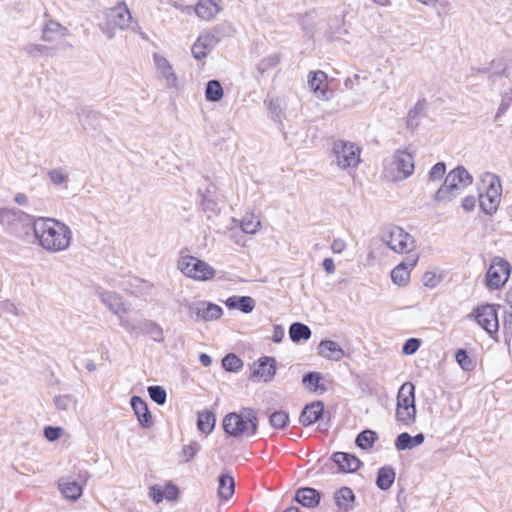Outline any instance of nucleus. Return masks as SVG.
Listing matches in <instances>:
<instances>
[{"instance_id": "aec40b11", "label": "nucleus", "mask_w": 512, "mask_h": 512, "mask_svg": "<svg viewBox=\"0 0 512 512\" xmlns=\"http://www.w3.org/2000/svg\"><path fill=\"white\" fill-rule=\"evenodd\" d=\"M324 405L321 401H316L311 404H308L302 410L299 422L303 426H310L317 422L323 415Z\"/></svg>"}, {"instance_id": "3c124183", "label": "nucleus", "mask_w": 512, "mask_h": 512, "mask_svg": "<svg viewBox=\"0 0 512 512\" xmlns=\"http://www.w3.org/2000/svg\"><path fill=\"white\" fill-rule=\"evenodd\" d=\"M22 50L31 57H36L38 55L45 54L49 48L43 44H33L29 43L23 46Z\"/></svg>"}, {"instance_id": "cd10ccee", "label": "nucleus", "mask_w": 512, "mask_h": 512, "mask_svg": "<svg viewBox=\"0 0 512 512\" xmlns=\"http://www.w3.org/2000/svg\"><path fill=\"white\" fill-rule=\"evenodd\" d=\"M425 440L423 433H418L415 436H411L407 432L399 434L395 440V448L398 451L411 450L416 446L421 445Z\"/></svg>"}, {"instance_id": "bb28decb", "label": "nucleus", "mask_w": 512, "mask_h": 512, "mask_svg": "<svg viewBox=\"0 0 512 512\" xmlns=\"http://www.w3.org/2000/svg\"><path fill=\"white\" fill-rule=\"evenodd\" d=\"M295 500L304 507L314 508L320 502V493L314 488H300L296 492Z\"/></svg>"}, {"instance_id": "c756f323", "label": "nucleus", "mask_w": 512, "mask_h": 512, "mask_svg": "<svg viewBox=\"0 0 512 512\" xmlns=\"http://www.w3.org/2000/svg\"><path fill=\"white\" fill-rule=\"evenodd\" d=\"M255 304V300L250 296H231L225 301L228 309H238L246 314L253 311Z\"/></svg>"}, {"instance_id": "09e8293b", "label": "nucleus", "mask_w": 512, "mask_h": 512, "mask_svg": "<svg viewBox=\"0 0 512 512\" xmlns=\"http://www.w3.org/2000/svg\"><path fill=\"white\" fill-rule=\"evenodd\" d=\"M321 375L318 372H309L303 376L302 382L310 391H316L319 387Z\"/></svg>"}, {"instance_id": "8fccbe9b", "label": "nucleus", "mask_w": 512, "mask_h": 512, "mask_svg": "<svg viewBox=\"0 0 512 512\" xmlns=\"http://www.w3.org/2000/svg\"><path fill=\"white\" fill-rule=\"evenodd\" d=\"M49 180L54 185H61L68 181V175L63 168H55L48 172Z\"/></svg>"}, {"instance_id": "6ab92c4d", "label": "nucleus", "mask_w": 512, "mask_h": 512, "mask_svg": "<svg viewBox=\"0 0 512 512\" xmlns=\"http://www.w3.org/2000/svg\"><path fill=\"white\" fill-rule=\"evenodd\" d=\"M308 84L311 90L319 99L326 100L329 98L327 91V75L323 71L310 72Z\"/></svg>"}, {"instance_id": "c85d7f7f", "label": "nucleus", "mask_w": 512, "mask_h": 512, "mask_svg": "<svg viewBox=\"0 0 512 512\" xmlns=\"http://www.w3.org/2000/svg\"><path fill=\"white\" fill-rule=\"evenodd\" d=\"M338 512H349L353 507L355 495L351 488L342 487L334 495Z\"/></svg>"}, {"instance_id": "7c9ffc66", "label": "nucleus", "mask_w": 512, "mask_h": 512, "mask_svg": "<svg viewBox=\"0 0 512 512\" xmlns=\"http://www.w3.org/2000/svg\"><path fill=\"white\" fill-rule=\"evenodd\" d=\"M397 406L416 407L415 405V386L411 382H405L401 385L397 394Z\"/></svg>"}, {"instance_id": "39448f33", "label": "nucleus", "mask_w": 512, "mask_h": 512, "mask_svg": "<svg viewBox=\"0 0 512 512\" xmlns=\"http://www.w3.org/2000/svg\"><path fill=\"white\" fill-rule=\"evenodd\" d=\"M106 23L100 24V30L107 38L112 39L115 36V30H127L131 22V12L125 3L118 4L109 8L105 12Z\"/></svg>"}, {"instance_id": "a19ab883", "label": "nucleus", "mask_w": 512, "mask_h": 512, "mask_svg": "<svg viewBox=\"0 0 512 512\" xmlns=\"http://www.w3.org/2000/svg\"><path fill=\"white\" fill-rule=\"evenodd\" d=\"M205 97L211 102H218L222 99L223 88L218 80L208 81L205 89Z\"/></svg>"}, {"instance_id": "603ef678", "label": "nucleus", "mask_w": 512, "mask_h": 512, "mask_svg": "<svg viewBox=\"0 0 512 512\" xmlns=\"http://www.w3.org/2000/svg\"><path fill=\"white\" fill-rule=\"evenodd\" d=\"M119 316L120 326L123 327L131 336H139V324H134L128 317Z\"/></svg>"}, {"instance_id": "c9c22d12", "label": "nucleus", "mask_w": 512, "mask_h": 512, "mask_svg": "<svg viewBox=\"0 0 512 512\" xmlns=\"http://www.w3.org/2000/svg\"><path fill=\"white\" fill-rule=\"evenodd\" d=\"M218 494L222 499L228 500L235 491L234 478L228 474H221L218 478Z\"/></svg>"}, {"instance_id": "2f4dec72", "label": "nucleus", "mask_w": 512, "mask_h": 512, "mask_svg": "<svg viewBox=\"0 0 512 512\" xmlns=\"http://www.w3.org/2000/svg\"><path fill=\"white\" fill-rule=\"evenodd\" d=\"M281 61V57L278 53L271 54L261 59L256 65L257 81L260 82L266 74L276 68Z\"/></svg>"}, {"instance_id": "13d9d810", "label": "nucleus", "mask_w": 512, "mask_h": 512, "mask_svg": "<svg viewBox=\"0 0 512 512\" xmlns=\"http://www.w3.org/2000/svg\"><path fill=\"white\" fill-rule=\"evenodd\" d=\"M268 110L274 120H280L282 115L281 102L279 99H271L268 102Z\"/></svg>"}, {"instance_id": "0eeeda50", "label": "nucleus", "mask_w": 512, "mask_h": 512, "mask_svg": "<svg viewBox=\"0 0 512 512\" xmlns=\"http://www.w3.org/2000/svg\"><path fill=\"white\" fill-rule=\"evenodd\" d=\"M184 306L188 317L194 322H211L220 319L223 309L206 300L185 301Z\"/></svg>"}, {"instance_id": "bf43d9fd", "label": "nucleus", "mask_w": 512, "mask_h": 512, "mask_svg": "<svg viewBox=\"0 0 512 512\" xmlns=\"http://www.w3.org/2000/svg\"><path fill=\"white\" fill-rule=\"evenodd\" d=\"M164 498L167 500H175L178 497L179 489L176 485L171 482L166 483L165 487L162 489Z\"/></svg>"}, {"instance_id": "393cba45", "label": "nucleus", "mask_w": 512, "mask_h": 512, "mask_svg": "<svg viewBox=\"0 0 512 512\" xmlns=\"http://www.w3.org/2000/svg\"><path fill=\"white\" fill-rule=\"evenodd\" d=\"M102 303L114 314L120 315L127 312V307L121 297L116 292L105 291L100 294Z\"/></svg>"}, {"instance_id": "ddd939ff", "label": "nucleus", "mask_w": 512, "mask_h": 512, "mask_svg": "<svg viewBox=\"0 0 512 512\" xmlns=\"http://www.w3.org/2000/svg\"><path fill=\"white\" fill-rule=\"evenodd\" d=\"M444 182L460 194L464 188L472 184L473 177L465 167L457 166L446 175Z\"/></svg>"}, {"instance_id": "680f3d73", "label": "nucleus", "mask_w": 512, "mask_h": 512, "mask_svg": "<svg viewBox=\"0 0 512 512\" xmlns=\"http://www.w3.org/2000/svg\"><path fill=\"white\" fill-rule=\"evenodd\" d=\"M149 496L155 503H160L164 499L163 490L160 486H152L149 489Z\"/></svg>"}, {"instance_id": "a18cd8bd", "label": "nucleus", "mask_w": 512, "mask_h": 512, "mask_svg": "<svg viewBox=\"0 0 512 512\" xmlns=\"http://www.w3.org/2000/svg\"><path fill=\"white\" fill-rule=\"evenodd\" d=\"M261 226L260 220L254 215H247L241 221V229L247 234H254Z\"/></svg>"}, {"instance_id": "e433bc0d", "label": "nucleus", "mask_w": 512, "mask_h": 512, "mask_svg": "<svg viewBox=\"0 0 512 512\" xmlns=\"http://www.w3.org/2000/svg\"><path fill=\"white\" fill-rule=\"evenodd\" d=\"M416 407L396 406L395 418L403 426H411L416 421Z\"/></svg>"}, {"instance_id": "58836bf2", "label": "nucleus", "mask_w": 512, "mask_h": 512, "mask_svg": "<svg viewBox=\"0 0 512 512\" xmlns=\"http://www.w3.org/2000/svg\"><path fill=\"white\" fill-rule=\"evenodd\" d=\"M378 439V435L375 431L364 430L356 437V445L362 450H368L373 447L375 441Z\"/></svg>"}, {"instance_id": "6e6552de", "label": "nucleus", "mask_w": 512, "mask_h": 512, "mask_svg": "<svg viewBox=\"0 0 512 512\" xmlns=\"http://www.w3.org/2000/svg\"><path fill=\"white\" fill-rule=\"evenodd\" d=\"M332 152L340 169L355 168L360 163L361 150L352 142L336 140Z\"/></svg>"}, {"instance_id": "0e129e2a", "label": "nucleus", "mask_w": 512, "mask_h": 512, "mask_svg": "<svg viewBox=\"0 0 512 512\" xmlns=\"http://www.w3.org/2000/svg\"><path fill=\"white\" fill-rule=\"evenodd\" d=\"M461 206L465 211L471 212L476 206V198L472 195L464 197Z\"/></svg>"}, {"instance_id": "774afa93", "label": "nucleus", "mask_w": 512, "mask_h": 512, "mask_svg": "<svg viewBox=\"0 0 512 512\" xmlns=\"http://www.w3.org/2000/svg\"><path fill=\"white\" fill-rule=\"evenodd\" d=\"M346 248V242L340 238H336L333 240L331 249L334 253L340 254Z\"/></svg>"}, {"instance_id": "052dcab7", "label": "nucleus", "mask_w": 512, "mask_h": 512, "mask_svg": "<svg viewBox=\"0 0 512 512\" xmlns=\"http://www.w3.org/2000/svg\"><path fill=\"white\" fill-rule=\"evenodd\" d=\"M72 399L69 395H59L54 398V404L58 410L65 411L69 408Z\"/></svg>"}, {"instance_id": "dca6fc26", "label": "nucleus", "mask_w": 512, "mask_h": 512, "mask_svg": "<svg viewBox=\"0 0 512 512\" xmlns=\"http://www.w3.org/2000/svg\"><path fill=\"white\" fill-rule=\"evenodd\" d=\"M276 374V360L273 357L263 356L254 364L253 377L265 382L271 381Z\"/></svg>"}, {"instance_id": "69168bd1", "label": "nucleus", "mask_w": 512, "mask_h": 512, "mask_svg": "<svg viewBox=\"0 0 512 512\" xmlns=\"http://www.w3.org/2000/svg\"><path fill=\"white\" fill-rule=\"evenodd\" d=\"M423 282L425 286L433 288L439 283V280L435 273L426 272L423 276Z\"/></svg>"}, {"instance_id": "a878e982", "label": "nucleus", "mask_w": 512, "mask_h": 512, "mask_svg": "<svg viewBox=\"0 0 512 512\" xmlns=\"http://www.w3.org/2000/svg\"><path fill=\"white\" fill-rule=\"evenodd\" d=\"M68 34L69 31L66 27L57 21L49 20L43 27L42 39L46 42H54L66 37Z\"/></svg>"}, {"instance_id": "5fc2aeb1", "label": "nucleus", "mask_w": 512, "mask_h": 512, "mask_svg": "<svg viewBox=\"0 0 512 512\" xmlns=\"http://www.w3.org/2000/svg\"><path fill=\"white\" fill-rule=\"evenodd\" d=\"M201 446L197 441H193L188 445H184L182 449L183 457L185 462H189L194 456L200 451Z\"/></svg>"}, {"instance_id": "79ce46f5", "label": "nucleus", "mask_w": 512, "mask_h": 512, "mask_svg": "<svg viewBox=\"0 0 512 512\" xmlns=\"http://www.w3.org/2000/svg\"><path fill=\"white\" fill-rule=\"evenodd\" d=\"M459 195L458 191L449 187L448 184L443 182L441 187L436 191L434 195V201L438 203H447L455 199Z\"/></svg>"}, {"instance_id": "5701e85b", "label": "nucleus", "mask_w": 512, "mask_h": 512, "mask_svg": "<svg viewBox=\"0 0 512 512\" xmlns=\"http://www.w3.org/2000/svg\"><path fill=\"white\" fill-rule=\"evenodd\" d=\"M332 460L343 472H355L362 465V462L356 456L345 452H335L332 455Z\"/></svg>"}, {"instance_id": "1a4fd4ad", "label": "nucleus", "mask_w": 512, "mask_h": 512, "mask_svg": "<svg viewBox=\"0 0 512 512\" xmlns=\"http://www.w3.org/2000/svg\"><path fill=\"white\" fill-rule=\"evenodd\" d=\"M496 308V305L485 304L474 308L473 312L468 315L469 318L473 317L492 338H494V335H497L499 330Z\"/></svg>"}, {"instance_id": "f03ea898", "label": "nucleus", "mask_w": 512, "mask_h": 512, "mask_svg": "<svg viewBox=\"0 0 512 512\" xmlns=\"http://www.w3.org/2000/svg\"><path fill=\"white\" fill-rule=\"evenodd\" d=\"M36 217L15 208L0 209V225L10 236L29 242Z\"/></svg>"}, {"instance_id": "20e7f679", "label": "nucleus", "mask_w": 512, "mask_h": 512, "mask_svg": "<svg viewBox=\"0 0 512 512\" xmlns=\"http://www.w3.org/2000/svg\"><path fill=\"white\" fill-rule=\"evenodd\" d=\"M482 182L486 185V190L485 193L479 194V206L485 214L493 215L497 212L501 201V181L497 175L487 173Z\"/></svg>"}, {"instance_id": "4468645a", "label": "nucleus", "mask_w": 512, "mask_h": 512, "mask_svg": "<svg viewBox=\"0 0 512 512\" xmlns=\"http://www.w3.org/2000/svg\"><path fill=\"white\" fill-rule=\"evenodd\" d=\"M219 39L210 33L200 35L192 45L191 52L195 59L205 58L218 44Z\"/></svg>"}, {"instance_id": "de8ad7c7", "label": "nucleus", "mask_w": 512, "mask_h": 512, "mask_svg": "<svg viewBox=\"0 0 512 512\" xmlns=\"http://www.w3.org/2000/svg\"><path fill=\"white\" fill-rule=\"evenodd\" d=\"M148 393L152 401L158 405H164L167 399V393L161 386L154 385L148 387Z\"/></svg>"}, {"instance_id": "4c0bfd02", "label": "nucleus", "mask_w": 512, "mask_h": 512, "mask_svg": "<svg viewBox=\"0 0 512 512\" xmlns=\"http://www.w3.org/2000/svg\"><path fill=\"white\" fill-rule=\"evenodd\" d=\"M216 418L215 414L211 411H204L198 414L197 427L198 429L208 435L215 427Z\"/></svg>"}, {"instance_id": "b1692460", "label": "nucleus", "mask_w": 512, "mask_h": 512, "mask_svg": "<svg viewBox=\"0 0 512 512\" xmlns=\"http://www.w3.org/2000/svg\"><path fill=\"white\" fill-rule=\"evenodd\" d=\"M131 406L140 425L144 428H149L152 425V416L147 403L139 396H133L131 398Z\"/></svg>"}, {"instance_id": "7ed1b4c3", "label": "nucleus", "mask_w": 512, "mask_h": 512, "mask_svg": "<svg viewBox=\"0 0 512 512\" xmlns=\"http://www.w3.org/2000/svg\"><path fill=\"white\" fill-rule=\"evenodd\" d=\"M225 433L232 437H252L257 433L258 417L251 408H243L240 413H229L223 419Z\"/></svg>"}, {"instance_id": "4d7b16f0", "label": "nucleus", "mask_w": 512, "mask_h": 512, "mask_svg": "<svg viewBox=\"0 0 512 512\" xmlns=\"http://www.w3.org/2000/svg\"><path fill=\"white\" fill-rule=\"evenodd\" d=\"M420 344L421 342L419 339L410 338L404 343L402 352L406 355H412L419 349Z\"/></svg>"}, {"instance_id": "9b49d317", "label": "nucleus", "mask_w": 512, "mask_h": 512, "mask_svg": "<svg viewBox=\"0 0 512 512\" xmlns=\"http://www.w3.org/2000/svg\"><path fill=\"white\" fill-rule=\"evenodd\" d=\"M511 272L510 264L501 257H495L486 273V284L490 289H498L503 286Z\"/></svg>"}, {"instance_id": "37998d69", "label": "nucleus", "mask_w": 512, "mask_h": 512, "mask_svg": "<svg viewBox=\"0 0 512 512\" xmlns=\"http://www.w3.org/2000/svg\"><path fill=\"white\" fill-rule=\"evenodd\" d=\"M222 366L226 371L237 372L243 367V362L237 355L229 353L222 359Z\"/></svg>"}, {"instance_id": "338daca9", "label": "nucleus", "mask_w": 512, "mask_h": 512, "mask_svg": "<svg viewBox=\"0 0 512 512\" xmlns=\"http://www.w3.org/2000/svg\"><path fill=\"white\" fill-rule=\"evenodd\" d=\"M285 331L284 328L281 325H274L273 327V334H272V340L275 343H280L282 339L284 338Z\"/></svg>"}, {"instance_id": "473e14b6", "label": "nucleus", "mask_w": 512, "mask_h": 512, "mask_svg": "<svg viewBox=\"0 0 512 512\" xmlns=\"http://www.w3.org/2000/svg\"><path fill=\"white\" fill-rule=\"evenodd\" d=\"M140 334L149 335L155 342L164 341L163 329L159 324L152 320L145 319L140 322L139 335Z\"/></svg>"}, {"instance_id": "2eb2a0df", "label": "nucleus", "mask_w": 512, "mask_h": 512, "mask_svg": "<svg viewBox=\"0 0 512 512\" xmlns=\"http://www.w3.org/2000/svg\"><path fill=\"white\" fill-rule=\"evenodd\" d=\"M393 164L397 171L402 174V178L410 177L414 172L413 155L405 149H398L393 155Z\"/></svg>"}, {"instance_id": "f704fd0d", "label": "nucleus", "mask_w": 512, "mask_h": 512, "mask_svg": "<svg viewBox=\"0 0 512 512\" xmlns=\"http://www.w3.org/2000/svg\"><path fill=\"white\" fill-rule=\"evenodd\" d=\"M288 332L291 341L294 343H298L301 340H308L312 335L311 329L306 324L300 322L291 324Z\"/></svg>"}, {"instance_id": "f8f14e48", "label": "nucleus", "mask_w": 512, "mask_h": 512, "mask_svg": "<svg viewBox=\"0 0 512 512\" xmlns=\"http://www.w3.org/2000/svg\"><path fill=\"white\" fill-rule=\"evenodd\" d=\"M88 479V472L81 471L77 480L71 477H62L58 482V487L65 498L75 501L82 496L83 487L87 484Z\"/></svg>"}, {"instance_id": "a211bd4d", "label": "nucleus", "mask_w": 512, "mask_h": 512, "mask_svg": "<svg viewBox=\"0 0 512 512\" xmlns=\"http://www.w3.org/2000/svg\"><path fill=\"white\" fill-rule=\"evenodd\" d=\"M220 3L221 0H199L194 7V11L200 19L210 21L220 13Z\"/></svg>"}, {"instance_id": "c03bdc74", "label": "nucleus", "mask_w": 512, "mask_h": 512, "mask_svg": "<svg viewBox=\"0 0 512 512\" xmlns=\"http://www.w3.org/2000/svg\"><path fill=\"white\" fill-rule=\"evenodd\" d=\"M455 360L464 371H472L475 368L474 360L465 349H459L455 354Z\"/></svg>"}, {"instance_id": "f3484780", "label": "nucleus", "mask_w": 512, "mask_h": 512, "mask_svg": "<svg viewBox=\"0 0 512 512\" xmlns=\"http://www.w3.org/2000/svg\"><path fill=\"white\" fill-rule=\"evenodd\" d=\"M153 60L157 71L165 80L166 86L169 88L175 87L178 79L168 59L158 53H154Z\"/></svg>"}, {"instance_id": "72a5a7b5", "label": "nucleus", "mask_w": 512, "mask_h": 512, "mask_svg": "<svg viewBox=\"0 0 512 512\" xmlns=\"http://www.w3.org/2000/svg\"><path fill=\"white\" fill-rule=\"evenodd\" d=\"M395 470L391 466H383L377 472L376 485L379 489L388 490L395 481Z\"/></svg>"}, {"instance_id": "423d86ee", "label": "nucleus", "mask_w": 512, "mask_h": 512, "mask_svg": "<svg viewBox=\"0 0 512 512\" xmlns=\"http://www.w3.org/2000/svg\"><path fill=\"white\" fill-rule=\"evenodd\" d=\"M178 269L187 277L195 281H209L215 277V269L194 256H182L178 261Z\"/></svg>"}, {"instance_id": "e2e57ef3", "label": "nucleus", "mask_w": 512, "mask_h": 512, "mask_svg": "<svg viewBox=\"0 0 512 512\" xmlns=\"http://www.w3.org/2000/svg\"><path fill=\"white\" fill-rule=\"evenodd\" d=\"M61 429L57 427L48 426L44 430V435L49 441H55L60 437Z\"/></svg>"}, {"instance_id": "4be33fe9", "label": "nucleus", "mask_w": 512, "mask_h": 512, "mask_svg": "<svg viewBox=\"0 0 512 512\" xmlns=\"http://www.w3.org/2000/svg\"><path fill=\"white\" fill-rule=\"evenodd\" d=\"M318 354L332 361H340L345 356L344 350L332 340H322L318 345Z\"/></svg>"}, {"instance_id": "f257e3e1", "label": "nucleus", "mask_w": 512, "mask_h": 512, "mask_svg": "<svg viewBox=\"0 0 512 512\" xmlns=\"http://www.w3.org/2000/svg\"><path fill=\"white\" fill-rule=\"evenodd\" d=\"M33 243L47 253L67 251L72 243L73 232L64 222L52 217H36L31 233Z\"/></svg>"}, {"instance_id": "ea45409f", "label": "nucleus", "mask_w": 512, "mask_h": 512, "mask_svg": "<svg viewBox=\"0 0 512 512\" xmlns=\"http://www.w3.org/2000/svg\"><path fill=\"white\" fill-rule=\"evenodd\" d=\"M425 107L424 101H418L413 108H411L408 111L407 117H406V124L407 127L411 130H414L419 125V118L421 113L423 112Z\"/></svg>"}, {"instance_id": "9d476101", "label": "nucleus", "mask_w": 512, "mask_h": 512, "mask_svg": "<svg viewBox=\"0 0 512 512\" xmlns=\"http://www.w3.org/2000/svg\"><path fill=\"white\" fill-rule=\"evenodd\" d=\"M383 242L397 253L410 251L414 246L413 237L399 226H392L383 235Z\"/></svg>"}, {"instance_id": "6e6d98bb", "label": "nucleus", "mask_w": 512, "mask_h": 512, "mask_svg": "<svg viewBox=\"0 0 512 512\" xmlns=\"http://www.w3.org/2000/svg\"><path fill=\"white\" fill-rule=\"evenodd\" d=\"M446 172V165L443 162H438L432 166L429 171V180L430 181H438L443 178Z\"/></svg>"}, {"instance_id": "864d4df0", "label": "nucleus", "mask_w": 512, "mask_h": 512, "mask_svg": "<svg viewBox=\"0 0 512 512\" xmlns=\"http://www.w3.org/2000/svg\"><path fill=\"white\" fill-rule=\"evenodd\" d=\"M132 281L133 282H131V286L133 288H125V290H127L132 295L140 296L145 292V290H147L150 287L147 282L141 279L134 278Z\"/></svg>"}, {"instance_id": "49530a36", "label": "nucleus", "mask_w": 512, "mask_h": 512, "mask_svg": "<svg viewBox=\"0 0 512 512\" xmlns=\"http://www.w3.org/2000/svg\"><path fill=\"white\" fill-rule=\"evenodd\" d=\"M271 426L275 429H283L289 422V415L285 411H275L269 417Z\"/></svg>"}, {"instance_id": "412c9836", "label": "nucleus", "mask_w": 512, "mask_h": 512, "mask_svg": "<svg viewBox=\"0 0 512 512\" xmlns=\"http://www.w3.org/2000/svg\"><path fill=\"white\" fill-rule=\"evenodd\" d=\"M418 257H413L409 262H401L391 271V279L397 285H405L410 279V270L417 264Z\"/></svg>"}]
</instances>
